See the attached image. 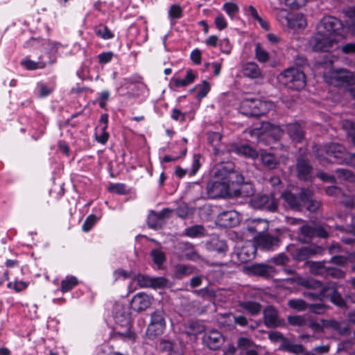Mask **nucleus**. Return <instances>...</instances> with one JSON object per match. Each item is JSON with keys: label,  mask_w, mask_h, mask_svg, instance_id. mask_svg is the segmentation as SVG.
<instances>
[{"label": "nucleus", "mask_w": 355, "mask_h": 355, "mask_svg": "<svg viewBox=\"0 0 355 355\" xmlns=\"http://www.w3.org/2000/svg\"><path fill=\"white\" fill-rule=\"evenodd\" d=\"M322 252V248L315 245L296 248L291 251L293 257L297 261H304L312 256L321 254Z\"/></svg>", "instance_id": "nucleus-11"}, {"label": "nucleus", "mask_w": 355, "mask_h": 355, "mask_svg": "<svg viewBox=\"0 0 355 355\" xmlns=\"http://www.w3.org/2000/svg\"><path fill=\"white\" fill-rule=\"evenodd\" d=\"M279 242L277 237L270 235H261L259 239V244L266 250H273L279 245Z\"/></svg>", "instance_id": "nucleus-27"}, {"label": "nucleus", "mask_w": 355, "mask_h": 355, "mask_svg": "<svg viewBox=\"0 0 355 355\" xmlns=\"http://www.w3.org/2000/svg\"><path fill=\"white\" fill-rule=\"evenodd\" d=\"M291 14L292 13H288L284 9H280L278 10V12L277 13V19L281 23H284L285 21L286 23V25H288V19L290 18L289 17H291Z\"/></svg>", "instance_id": "nucleus-61"}, {"label": "nucleus", "mask_w": 355, "mask_h": 355, "mask_svg": "<svg viewBox=\"0 0 355 355\" xmlns=\"http://www.w3.org/2000/svg\"><path fill=\"white\" fill-rule=\"evenodd\" d=\"M289 17L287 26L291 29L299 30L306 26V20L302 13H292Z\"/></svg>", "instance_id": "nucleus-19"}, {"label": "nucleus", "mask_w": 355, "mask_h": 355, "mask_svg": "<svg viewBox=\"0 0 355 355\" xmlns=\"http://www.w3.org/2000/svg\"><path fill=\"white\" fill-rule=\"evenodd\" d=\"M255 57L260 62L264 63L269 60L268 53L259 44H257L255 47Z\"/></svg>", "instance_id": "nucleus-42"}, {"label": "nucleus", "mask_w": 355, "mask_h": 355, "mask_svg": "<svg viewBox=\"0 0 355 355\" xmlns=\"http://www.w3.org/2000/svg\"><path fill=\"white\" fill-rule=\"evenodd\" d=\"M278 78L282 84L292 89L299 90L306 85L305 75L298 68L291 67L284 70Z\"/></svg>", "instance_id": "nucleus-4"}, {"label": "nucleus", "mask_w": 355, "mask_h": 355, "mask_svg": "<svg viewBox=\"0 0 355 355\" xmlns=\"http://www.w3.org/2000/svg\"><path fill=\"white\" fill-rule=\"evenodd\" d=\"M239 306L252 315H255L259 313L261 308L259 303L252 301L240 302Z\"/></svg>", "instance_id": "nucleus-34"}, {"label": "nucleus", "mask_w": 355, "mask_h": 355, "mask_svg": "<svg viewBox=\"0 0 355 355\" xmlns=\"http://www.w3.org/2000/svg\"><path fill=\"white\" fill-rule=\"evenodd\" d=\"M286 281L289 283H296L298 285L312 289L313 291L304 293V295L306 297L311 300H322L325 297L328 290L327 286H323L320 282L314 279L294 276L293 277L286 279Z\"/></svg>", "instance_id": "nucleus-3"}, {"label": "nucleus", "mask_w": 355, "mask_h": 355, "mask_svg": "<svg viewBox=\"0 0 355 355\" xmlns=\"http://www.w3.org/2000/svg\"><path fill=\"white\" fill-rule=\"evenodd\" d=\"M221 135L219 132H211L207 134L208 142L214 147L215 154H218L219 150L216 148L221 139Z\"/></svg>", "instance_id": "nucleus-38"}, {"label": "nucleus", "mask_w": 355, "mask_h": 355, "mask_svg": "<svg viewBox=\"0 0 355 355\" xmlns=\"http://www.w3.org/2000/svg\"><path fill=\"white\" fill-rule=\"evenodd\" d=\"M205 229L201 225H194L185 230V234L190 237H198L204 234Z\"/></svg>", "instance_id": "nucleus-43"}, {"label": "nucleus", "mask_w": 355, "mask_h": 355, "mask_svg": "<svg viewBox=\"0 0 355 355\" xmlns=\"http://www.w3.org/2000/svg\"><path fill=\"white\" fill-rule=\"evenodd\" d=\"M306 1L307 0H285V4L291 9H297L304 6Z\"/></svg>", "instance_id": "nucleus-58"}, {"label": "nucleus", "mask_w": 355, "mask_h": 355, "mask_svg": "<svg viewBox=\"0 0 355 355\" xmlns=\"http://www.w3.org/2000/svg\"><path fill=\"white\" fill-rule=\"evenodd\" d=\"M215 24L218 29L223 30L227 27V21L224 17L220 14L215 19Z\"/></svg>", "instance_id": "nucleus-64"}, {"label": "nucleus", "mask_w": 355, "mask_h": 355, "mask_svg": "<svg viewBox=\"0 0 355 355\" xmlns=\"http://www.w3.org/2000/svg\"><path fill=\"white\" fill-rule=\"evenodd\" d=\"M182 15V10L178 4L171 6L168 10V16L171 19H179Z\"/></svg>", "instance_id": "nucleus-51"}, {"label": "nucleus", "mask_w": 355, "mask_h": 355, "mask_svg": "<svg viewBox=\"0 0 355 355\" xmlns=\"http://www.w3.org/2000/svg\"><path fill=\"white\" fill-rule=\"evenodd\" d=\"M250 270L254 275L262 277H269L275 272V268L272 266L262 263L252 265Z\"/></svg>", "instance_id": "nucleus-26"}, {"label": "nucleus", "mask_w": 355, "mask_h": 355, "mask_svg": "<svg viewBox=\"0 0 355 355\" xmlns=\"http://www.w3.org/2000/svg\"><path fill=\"white\" fill-rule=\"evenodd\" d=\"M95 33L103 40H109L114 37L112 32L104 25H99L96 27Z\"/></svg>", "instance_id": "nucleus-41"}, {"label": "nucleus", "mask_w": 355, "mask_h": 355, "mask_svg": "<svg viewBox=\"0 0 355 355\" xmlns=\"http://www.w3.org/2000/svg\"><path fill=\"white\" fill-rule=\"evenodd\" d=\"M151 257L155 263L157 265H162L165 260L164 253L159 250H153L151 251Z\"/></svg>", "instance_id": "nucleus-50"}, {"label": "nucleus", "mask_w": 355, "mask_h": 355, "mask_svg": "<svg viewBox=\"0 0 355 355\" xmlns=\"http://www.w3.org/2000/svg\"><path fill=\"white\" fill-rule=\"evenodd\" d=\"M96 222V217L92 214V215H89L87 219L85 220V221L84 222L83 225V230L84 232H88L89 231L92 226L95 224V223Z\"/></svg>", "instance_id": "nucleus-57"}, {"label": "nucleus", "mask_w": 355, "mask_h": 355, "mask_svg": "<svg viewBox=\"0 0 355 355\" xmlns=\"http://www.w3.org/2000/svg\"><path fill=\"white\" fill-rule=\"evenodd\" d=\"M261 130L262 133L272 137L275 139H279L283 134V130L279 125H275L268 122H264L261 124Z\"/></svg>", "instance_id": "nucleus-23"}, {"label": "nucleus", "mask_w": 355, "mask_h": 355, "mask_svg": "<svg viewBox=\"0 0 355 355\" xmlns=\"http://www.w3.org/2000/svg\"><path fill=\"white\" fill-rule=\"evenodd\" d=\"M172 211L169 209H164L159 212L151 211L148 217V225L153 229L160 228L165 218H168Z\"/></svg>", "instance_id": "nucleus-13"}, {"label": "nucleus", "mask_w": 355, "mask_h": 355, "mask_svg": "<svg viewBox=\"0 0 355 355\" xmlns=\"http://www.w3.org/2000/svg\"><path fill=\"white\" fill-rule=\"evenodd\" d=\"M313 193L311 191V195L309 200L305 202L304 207L311 212H315L320 207L319 202L312 199Z\"/></svg>", "instance_id": "nucleus-53"}, {"label": "nucleus", "mask_w": 355, "mask_h": 355, "mask_svg": "<svg viewBox=\"0 0 355 355\" xmlns=\"http://www.w3.org/2000/svg\"><path fill=\"white\" fill-rule=\"evenodd\" d=\"M152 302V297L144 293L136 294L131 300V307L136 311H142L148 309Z\"/></svg>", "instance_id": "nucleus-16"}, {"label": "nucleus", "mask_w": 355, "mask_h": 355, "mask_svg": "<svg viewBox=\"0 0 355 355\" xmlns=\"http://www.w3.org/2000/svg\"><path fill=\"white\" fill-rule=\"evenodd\" d=\"M196 78V75L191 70L187 71V75L184 79H175V85L176 87H186L192 83Z\"/></svg>", "instance_id": "nucleus-37"}, {"label": "nucleus", "mask_w": 355, "mask_h": 355, "mask_svg": "<svg viewBox=\"0 0 355 355\" xmlns=\"http://www.w3.org/2000/svg\"><path fill=\"white\" fill-rule=\"evenodd\" d=\"M296 169L300 179L307 180L311 171V166L307 160L299 158L297 161Z\"/></svg>", "instance_id": "nucleus-22"}, {"label": "nucleus", "mask_w": 355, "mask_h": 355, "mask_svg": "<svg viewBox=\"0 0 355 355\" xmlns=\"http://www.w3.org/2000/svg\"><path fill=\"white\" fill-rule=\"evenodd\" d=\"M252 205L257 209H263L272 212L277 209V200L272 196L259 195L253 198Z\"/></svg>", "instance_id": "nucleus-12"}, {"label": "nucleus", "mask_w": 355, "mask_h": 355, "mask_svg": "<svg viewBox=\"0 0 355 355\" xmlns=\"http://www.w3.org/2000/svg\"><path fill=\"white\" fill-rule=\"evenodd\" d=\"M261 160L263 165L269 169L276 168L279 163L277 157L272 153L267 152L261 153Z\"/></svg>", "instance_id": "nucleus-32"}, {"label": "nucleus", "mask_w": 355, "mask_h": 355, "mask_svg": "<svg viewBox=\"0 0 355 355\" xmlns=\"http://www.w3.org/2000/svg\"><path fill=\"white\" fill-rule=\"evenodd\" d=\"M198 89L197 97L201 99L207 96L210 90V85L207 80H203L202 83L196 87Z\"/></svg>", "instance_id": "nucleus-47"}, {"label": "nucleus", "mask_w": 355, "mask_h": 355, "mask_svg": "<svg viewBox=\"0 0 355 355\" xmlns=\"http://www.w3.org/2000/svg\"><path fill=\"white\" fill-rule=\"evenodd\" d=\"M253 345V342L247 338H240L238 340V347L242 349L251 348Z\"/></svg>", "instance_id": "nucleus-62"}, {"label": "nucleus", "mask_w": 355, "mask_h": 355, "mask_svg": "<svg viewBox=\"0 0 355 355\" xmlns=\"http://www.w3.org/2000/svg\"><path fill=\"white\" fill-rule=\"evenodd\" d=\"M169 281L162 277H152L151 288H164L168 286Z\"/></svg>", "instance_id": "nucleus-46"}, {"label": "nucleus", "mask_w": 355, "mask_h": 355, "mask_svg": "<svg viewBox=\"0 0 355 355\" xmlns=\"http://www.w3.org/2000/svg\"><path fill=\"white\" fill-rule=\"evenodd\" d=\"M308 266L310 272L314 275H322L326 271L324 262H309Z\"/></svg>", "instance_id": "nucleus-39"}, {"label": "nucleus", "mask_w": 355, "mask_h": 355, "mask_svg": "<svg viewBox=\"0 0 355 355\" xmlns=\"http://www.w3.org/2000/svg\"><path fill=\"white\" fill-rule=\"evenodd\" d=\"M135 280L138 285L141 288L151 287L152 277L144 275H138L136 277Z\"/></svg>", "instance_id": "nucleus-49"}, {"label": "nucleus", "mask_w": 355, "mask_h": 355, "mask_svg": "<svg viewBox=\"0 0 355 355\" xmlns=\"http://www.w3.org/2000/svg\"><path fill=\"white\" fill-rule=\"evenodd\" d=\"M204 341L210 349H216L222 345L223 337L218 331H212L204 336Z\"/></svg>", "instance_id": "nucleus-18"}, {"label": "nucleus", "mask_w": 355, "mask_h": 355, "mask_svg": "<svg viewBox=\"0 0 355 355\" xmlns=\"http://www.w3.org/2000/svg\"><path fill=\"white\" fill-rule=\"evenodd\" d=\"M288 322L293 326H303L306 321L305 319L300 315H291L288 317Z\"/></svg>", "instance_id": "nucleus-54"}, {"label": "nucleus", "mask_w": 355, "mask_h": 355, "mask_svg": "<svg viewBox=\"0 0 355 355\" xmlns=\"http://www.w3.org/2000/svg\"><path fill=\"white\" fill-rule=\"evenodd\" d=\"M311 190L302 189L299 196H296L290 191H284L281 196L291 209L300 211L304 207L305 202L309 200Z\"/></svg>", "instance_id": "nucleus-8"}, {"label": "nucleus", "mask_w": 355, "mask_h": 355, "mask_svg": "<svg viewBox=\"0 0 355 355\" xmlns=\"http://www.w3.org/2000/svg\"><path fill=\"white\" fill-rule=\"evenodd\" d=\"M166 327L164 313L162 310H156L151 313V320L148 326L147 333L150 336L162 334Z\"/></svg>", "instance_id": "nucleus-10"}, {"label": "nucleus", "mask_w": 355, "mask_h": 355, "mask_svg": "<svg viewBox=\"0 0 355 355\" xmlns=\"http://www.w3.org/2000/svg\"><path fill=\"white\" fill-rule=\"evenodd\" d=\"M109 191L118 194H123L125 191V187L123 184H112L109 187Z\"/></svg>", "instance_id": "nucleus-63"}, {"label": "nucleus", "mask_w": 355, "mask_h": 355, "mask_svg": "<svg viewBox=\"0 0 355 355\" xmlns=\"http://www.w3.org/2000/svg\"><path fill=\"white\" fill-rule=\"evenodd\" d=\"M176 213L179 217L185 218L192 214V211L186 205H181L176 209Z\"/></svg>", "instance_id": "nucleus-56"}, {"label": "nucleus", "mask_w": 355, "mask_h": 355, "mask_svg": "<svg viewBox=\"0 0 355 355\" xmlns=\"http://www.w3.org/2000/svg\"><path fill=\"white\" fill-rule=\"evenodd\" d=\"M243 181L240 183V187L238 189L232 191V195L235 196L248 197L254 194V188L251 184L245 183Z\"/></svg>", "instance_id": "nucleus-33"}, {"label": "nucleus", "mask_w": 355, "mask_h": 355, "mask_svg": "<svg viewBox=\"0 0 355 355\" xmlns=\"http://www.w3.org/2000/svg\"><path fill=\"white\" fill-rule=\"evenodd\" d=\"M219 46L221 51L224 53L229 54L232 51V45L227 38L221 40Z\"/></svg>", "instance_id": "nucleus-60"}, {"label": "nucleus", "mask_w": 355, "mask_h": 355, "mask_svg": "<svg viewBox=\"0 0 355 355\" xmlns=\"http://www.w3.org/2000/svg\"><path fill=\"white\" fill-rule=\"evenodd\" d=\"M343 24L339 19L333 17H324L317 26V33L318 37H321V34L327 35L334 37V36L343 35Z\"/></svg>", "instance_id": "nucleus-6"}, {"label": "nucleus", "mask_w": 355, "mask_h": 355, "mask_svg": "<svg viewBox=\"0 0 355 355\" xmlns=\"http://www.w3.org/2000/svg\"><path fill=\"white\" fill-rule=\"evenodd\" d=\"M207 248L218 253H224L227 251V246L224 241L213 239L207 243Z\"/></svg>", "instance_id": "nucleus-35"}, {"label": "nucleus", "mask_w": 355, "mask_h": 355, "mask_svg": "<svg viewBox=\"0 0 355 355\" xmlns=\"http://www.w3.org/2000/svg\"><path fill=\"white\" fill-rule=\"evenodd\" d=\"M340 202L343 203L346 207L352 209L354 206V200L352 195L342 191L340 198H338Z\"/></svg>", "instance_id": "nucleus-45"}, {"label": "nucleus", "mask_w": 355, "mask_h": 355, "mask_svg": "<svg viewBox=\"0 0 355 355\" xmlns=\"http://www.w3.org/2000/svg\"><path fill=\"white\" fill-rule=\"evenodd\" d=\"M273 104L259 99H245L241 103V113L250 116H259L272 110Z\"/></svg>", "instance_id": "nucleus-5"}, {"label": "nucleus", "mask_w": 355, "mask_h": 355, "mask_svg": "<svg viewBox=\"0 0 355 355\" xmlns=\"http://www.w3.org/2000/svg\"><path fill=\"white\" fill-rule=\"evenodd\" d=\"M318 37V33H315L310 40V45L315 51H330L336 49L338 42L344 37L340 35L331 37L324 34Z\"/></svg>", "instance_id": "nucleus-7"}, {"label": "nucleus", "mask_w": 355, "mask_h": 355, "mask_svg": "<svg viewBox=\"0 0 355 355\" xmlns=\"http://www.w3.org/2000/svg\"><path fill=\"white\" fill-rule=\"evenodd\" d=\"M195 269V267L192 266L178 264L174 267L173 277L177 279H182L194 273Z\"/></svg>", "instance_id": "nucleus-28"}, {"label": "nucleus", "mask_w": 355, "mask_h": 355, "mask_svg": "<svg viewBox=\"0 0 355 355\" xmlns=\"http://www.w3.org/2000/svg\"><path fill=\"white\" fill-rule=\"evenodd\" d=\"M243 180H244L243 175L234 171L232 163L220 165L217 168L213 180L207 183V195L211 198L231 196L232 195L231 185L234 182L240 184Z\"/></svg>", "instance_id": "nucleus-1"}, {"label": "nucleus", "mask_w": 355, "mask_h": 355, "mask_svg": "<svg viewBox=\"0 0 355 355\" xmlns=\"http://www.w3.org/2000/svg\"><path fill=\"white\" fill-rule=\"evenodd\" d=\"M300 239L302 241L309 242L313 237H327V233L320 227H313L309 225H304L300 227Z\"/></svg>", "instance_id": "nucleus-14"}, {"label": "nucleus", "mask_w": 355, "mask_h": 355, "mask_svg": "<svg viewBox=\"0 0 355 355\" xmlns=\"http://www.w3.org/2000/svg\"><path fill=\"white\" fill-rule=\"evenodd\" d=\"M21 64L28 70L43 69L46 66V64L44 62H34L29 59H25L22 60Z\"/></svg>", "instance_id": "nucleus-44"}, {"label": "nucleus", "mask_w": 355, "mask_h": 355, "mask_svg": "<svg viewBox=\"0 0 355 355\" xmlns=\"http://www.w3.org/2000/svg\"><path fill=\"white\" fill-rule=\"evenodd\" d=\"M327 286L328 290L326 293L325 297H329L331 302L339 307L345 306V302L342 298L341 295L336 291L334 286L329 285Z\"/></svg>", "instance_id": "nucleus-30"}, {"label": "nucleus", "mask_w": 355, "mask_h": 355, "mask_svg": "<svg viewBox=\"0 0 355 355\" xmlns=\"http://www.w3.org/2000/svg\"><path fill=\"white\" fill-rule=\"evenodd\" d=\"M272 261L275 265L284 266L288 263L289 258L286 256L284 253L279 254L276 257L272 258Z\"/></svg>", "instance_id": "nucleus-55"}, {"label": "nucleus", "mask_w": 355, "mask_h": 355, "mask_svg": "<svg viewBox=\"0 0 355 355\" xmlns=\"http://www.w3.org/2000/svg\"><path fill=\"white\" fill-rule=\"evenodd\" d=\"M248 230L251 233H257L261 234L266 232L268 229V223L266 220L255 219L253 220L248 225Z\"/></svg>", "instance_id": "nucleus-24"}, {"label": "nucleus", "mask_w": 355, "mask_h": 355, "mask_svg": "<svg viewBox=\"0 0 355 355\" xmlns=\"http://www.w3.org/2000/svg\"><path fill=\"white\" fill-rule=\"evenodd\" d=\"M241 71L244 76L251 79L261 78L263 77L261 69L258 64L254 62H248L243 64Z\"/></svg>", "instance_id": "nucleus-17"}, {"label": "nucleus", "mask_w": 355, "mask_h": 355, "mask_svg": "<svg viewBox=\"0 0 355 355\" xmlns=\"http://www.w3.org/2000/svg\"><path fill=\"white\" fill-rule=\"evenodd\" d=\"M223 9L226 13L232 18L236 13L239 12V6L232 2H226L223 4Z\"/></svg>", "instance_id": "nucleus-48"}, {"label": "nucleus", "mask_w": 355, "mask_h": 355, "mask_svg": "<svg viewBox=\"0 0 355 355\" xmlns=\"http://www.w3.org/2000/svg\"><path fill=\"white\" fill-rule=\"evenodd\" d=\"M78 283V279L74 276H67L65 279L62 280L60 290L62 293L71 291Z\"/></svg>", "instance_id": "nucleus-36"}, {"label": "nucleus", "mask_w": 355, "mask_h": 355, "mask_svg": "<svg viewBox=\"0 0 355 355\" xmlns=\"http://www.w3.org/2000/svg\"><path fill=\"white\" fill-rule=\"evenodd\" d=\"M233 150L237 154L242 155L246 157L255 159L258 157L257 151L248 144L236 146Z\"/></svg>", "instance_id": "nucleus-31"}, {"label": "nucleus", "mask_w": 355, "mask_h": 355, "mask_svg": "<svg viewBox=\"0 0 355 355\" xmlns=\"http://www.w3.org/2000/svg\"><path fill=\"white\" fill-rule=\"evenodd\" d=\"M7 286L9 288L14 289L16 292H20L26 288L28 283L23 281H15L14 282H9Z\"/></svg>", "instance_id": "nucleus-52"}, {"label": "nucleus", "mask_w": 355, "mask_h": 355, "mask_svg": "<svg viewBox=\"0 0 355 355\" xmlns=\"http://www.w3.org/2000/svg\"><path fill=\"white\" fill-rule=\"evenodd\" d=\"M288 305L289 307L297 310L298 311H302L308 308V304L301 299H293L288 301Z\"/></svg>", "instance_id": "nucleus-40"}, {"label": "nucleus", "mask_w": 355, "mask_h": 355, "mask_svg": "<svg viewBox=\"0 0 355 355\" xmlns=\"http://www.w3.org/2000/svg\"><path fill=\"white\" fill-rule=\"evenodd\" d=\"M281 347L282 349L295 354H302V355H314L310 352L304 353V348L302 345L295 344L288 339L283 340V343L281 344Z\"/></svg>", "instance_id": "nucleus-20"}, {"label": "nucleus", "mask_w": 355, "mask_h": 355, "mask_svg": "<svg viewBox=\"0 0 355 355\" xmlns=\"http://www.w3.org/2000/svg\"><path fill=\"white\" fill-rule=\"evenodd\" d=\"M324 79L327 83L335 86H341L344 84L354 83V75L347 69H340L331 71L324 74Z\"/></svg>", "instance_id": "nucleus-9"}, {"label": "nucleus", "mask_w": 355, "mask_h": 355, "mask_svg": "<svg viewBox=\"0 0 355 355\" xmlns=\"http://www.w3.org/2000/svg\"><path fill=\"white\" fill-rule=\"evenodd\" d=\"M318 177L327 182H332L336 178L340 182L343 180L353 181L355 178L354 174L349 170L345 168H338L336 170V177L328 175L324 173H320L318 174Z\"/></svg>", "instance_id": "nucleus-15"}, {"label": "nucleus", "mask_w": 355, "mask_h": 355, "mask_svg": "<svg viewBox=\"0 0 355 355\" xmlns=\"http://www.w3.org/2000/svg\"><path fill=\"white\" fill-rule=\"evenodd\" d=\"M264 323L268 327H275L279 324L277 311L272 306H268L263 311Z\"/></svg>", "instance_id": "nucleus-21"}, {"label": "nucleus", "mask_w": 355, "mask_h": 355, "mask_svg": "<svg viewBox=\"0 0 355 355\" xmlns=\"http://www.w3.org/2000/svg\"><path fill=\"white\" fill-rule=\"evenodd\" d=\"M287 133L295 141L300 142L304 139V130L298 123H291L286 125Z\"/></svg>", "instance_id": "nucleus-25"}, {"label": "nucleus", "mask_w": 355, "mask_h": 355, "mask_svg": "<svg viewBox=\"0 0 355 355\" xmlns=\"http://www.w3.org/2000/svg\"><path fill=\"white\" fill-rule=\"evenodd\" d=\"M185 245L187 246V249H191V251L185 254V257L187 259L192 261H197L200 259V256L198 254V252L196 250L193 249V246L191 244L187 243L185 244Z\"/></svg>", "instance_id": "nucleus-59"}, {"label": "nucleus", "mask_w": 355, "mask_h": 355, "mask_svg": "<svg viewBox=\"0 0 355 355\" xmlns=\"http://www.w3.org/2000/svg\"><path fill=\"white\" fill-rule=\"evenodd\" d=\"M317 158L322 162H336L343 164L345 155H347L345 148L336 143L327 144L318 147L314 146Z\"/></svg>", "instance_id": "nucleus-2"}, {"label": "nucleus", "mask_w": 355, "mask_h": 355, "mask_svg": "<svg viewBox=\"0 0 355 355\" xmlns=\"http://www.w3.org/2000/svg\"><path fill=\"white\" fill-rule=\"evenodd\" d=\"M219 220L224 226L233 227L239 223V216L235 211H226L220 215Z\"/></svg>", "instance_id": "nucleus-29"}]
</instances>
